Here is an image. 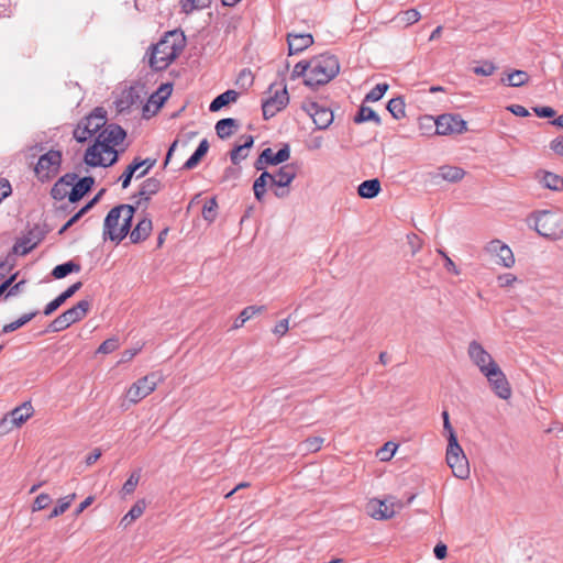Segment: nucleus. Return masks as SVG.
<instances>
[{
  "mask_svg": "<svg viewBox=\"0 0 563 563\" xmlns=\"http://www.w3.org/2000/svg\"><path fill=\"white\" fill-rule=\"evenodd\" d=\"M75 497H76V494H70V495H67V496L58 499L57 506L54 507V509L52 510V512L48 516V519H53L55 517L63 515L70 507Z\"/></svg>",
  "mask_w": 563,
  "mask_h": 563,
  "instance_id": "42",
  "label": "nucleus"
},
{
  "mask_svg": "<svg viewBox=\"0 0 563 563\" xmlns=\"http://www.w3.org/2000/svg\"><path fill=\"white\" fill-rule=\"evenodd\" d=\"M533 112L539 118H553L556 114L555 110L548 106L534 107Z\"/></svg>",
  "mask_w": 563,
  "mask_h": 563,
  "instance_id": "60",
  "label": "nucleus"
},
{
  "mask_svg": "<svg viewBox=\"0 0 563 563\" xmlns=\"http://www.w3.org/2000/svg\"><path fill=\"white\" fill-rule=\"evenodd\" d=\"M387 110L395 119H401L405 117V101L401 97L393 98L387 103Z\"/></svg>",
  "mask_w": 563,
  "mask_h": 563,
  "instance_id": "41",
  "label": "nucleus"
},
{
  "mask_svg": "<svg viewBox=\"0 0 563 563\" xmlns=\"http://www.w3.org/2000/svg\"><path fill=\"white\" fill-rule=\"evenodd\" d=\"M80 269L81 267L79 264L75 263L74 261H68L55 266L52 271V276L56 279H62L71 273L80 272Z\"/></svg>",
  "mask_w": 563,
  "mask_h": 563,
  "instance_id": "36",
  "label": "nucleus"
},
{
  "mask_svg": "<svg viewBox=\"0 0 563 563\" xmlns=\"http://www.w3.org/2000/svg\"><path fill=\"white\" fill-rule=\"evenodd\" d=\"M485 377L489 382V385L496 396L505 400L510 398V384L499 366L492 367L490 371L487 372Z\"/></svg>",
  "mask_w": 563,
  "mask_h": 563,
  "instance_id": "12",
  "label": "nucleus"
},
{
  "mask_svg": "<svg viewBox=\"0 0 563 563\" xmlns=\"http://www.w3.org/2000/svg\"><path fill=\"white\" fill-rule=\"evenodd\" d=\"M161 187L162 183L159 179L155 177H150L145 179L141 184L137 194L133 196V198H136V207H141L143 202L147 203L151 200V198L161 190Z\"/></svg>",
  "mask_w": 563,
  "mask_h": 563,
  "instance_id": "18",
  "label": "nucleus"
},
{
  "mask_svg": "<svg viewBox=\"0 0 563 563\" xmlns=\"http://www.w3.org/2000/svg\"><path fill=\"white\" fill-rule=\"evenodd\" d=\"M239 93L235 90H227L225 92L216 97L210 106L209 110L211 112L219 111L224 106H228L231 102H235L238 100Z\"/></svg>",
  "mask_w": 563,
  "mask_h": 563,
  "instance_id": "31",
  "label": "nucleus"
},
{
  "mask_svg": "<svg viewBox=\"0 0 563 563\" xmlns=\"http://www.w3.org/2000/svg\"><path fill=\"white\" fill-rule=\"evenodd\" d=\"M60 164L62 153L59 151L51 150L40 156L34 168L35 175L41 181H46L58 173Z\"/></svg>",
  "mask_w": 563,
  "mask_h": 563,
  "instance_id": "9",
  "label": "nucleus"
},
{
  "mask_svg": "<svg viewBox=\"0 0 563 563\" xmlns=\"http://www.w3.org/2000/svg\"><path fill=\"white\" fill-rule=\"evenodd\" d=\"M146 508V503L144 499L137 500L132 508L128 511V514L121 519L120 526H123L126 528L130 526L134 520L140 518L144 510Z\"/></svg>",
  "mask_w": 563,
  "mask_h": 563,
  "instance_id": "32",
  "label": "nucleus"
},
{
  "mask_svg": "<svg viewBox=\"0 0 563 563\" xmlns=\"http://www.w3.org/2000/svg\"><path fill=\"white\" fill-rule=\"evenodd\" d=\"M536 231L548 239L556 240L563 235V214L550 210H542L534 216Z\"/></svg>",
  "mask_w": 563,
  "mask_h": 563,
  "instance_id": "5",
  "label": "nucleus"
},
{
  "mask_svg": "<svg viewBox=\"0 0 563 563\" xmlns=\"http://www.w3.org/2000/svg\"><path fill=\"white\" fill-rule=\"evenodd\" d=\"M209 150V143L206 139H203L194 154L186 161L183 168L184 169H192L195 168L201 161V158L207 154Z\"/></svg>",
  "mask_w": 563,
  "mask_h": 563,
  "instance_id": "33",
  "label": "nucleus"
},
{
  "mask_svg": "<svg viewBox=\"0 0 563 563\" xmlns=\"http://www.w3.org/2000/svg\"><path fill=\"white\" fill-rule=\"evenodd\" d=\"M140 90L135 87H130L128 90L123 91L120 100L118 101V108L120 111H124L134 104H136L140 100Z\"/></svg>",
  "mask_w": 563,
  "mask_h": 563,
  "instance_id": "30",
  "label": "nucleus"
},
{
  "mask_svg": "<svg viewBox=\"0 0 563 563\" xmlns=\"http://www.w3.org/2000/svg\"><path fill=\"white\" fill-rule=\"evenodd\" d=\"M339 71L340 64L334 55H319L310 60V70L307 73L305 85L309 87L325 85L332 80Z\"/></svg>",
  "mask_w": 563,
  "mask_h": 563,
  "instance_id": "4",
  "label": "nucleus"
},
{
  "mask_svg": "<svg viewBox=\"0 0 563 563\" xmlns=\"http://www.w3.org/2000/svg\"><path fill=\"white\" fill-rule=\"evenodd\" d=\"M497 279L500 287H508L511 286L517 280V277L512 274L507 273L499 275Z\"/></svg>",
  "mask_w": 563,
  "mask_h": 563,
  "instance_id": "63",
  "label": "nucleus"
},
{
  "mask_svg": "<svg viewBox=\"0 0 563 563\" xmlns=\"http://www.w3.org/2000/svg\"><path fill=\"white\" fill-rule=\"evenodd\" d=\"M208 3L207 0H180L181 10L185 13H190L195 9H202L207 7Z\"/></svg>",
  "mask_w": 563,
  "mask_h": 563,
  "instance_id": "47",
  "label": "nucleus"
},
{
  "mask_svg": "<svg viewBox=\"0 0 563 563\" xmlns=\"http://www.w3.org/2000/svg\"><path fill=\"white\" fill-rule=\"evenodd\" d=\"M448 434H449V437H448V442L449 443H448L446 451H461L462 448L459 444L455 431L454 430L453 431H449Z\"/></svg>",
  "mask_w": 563,
  "mask_h": 563,
  "instance_id": "62",
  "label": "nucleus"
},
{
  "mask_svg": "<svg viewBox=\"0 0 563 563\" xmlns=\"http://www.w3.org/2000/svg\"><path fill=\"white\" fill-rule=\"evenodd\" d=\"M388 84H377L371 91L365 96L364 101L376 102L383 98L385 92L388 90Z\"/></svg>",
  "mask_w": 563,
  "mask_h": 563,
  "instance_id": "45",
  "label": "nucleus"
},
{
  "mask_svg": "<svg viewBox=\"0 0 563 563\" xmlns=\"http://www.w3.org/2000/svg\"><path fill=\"white\" fill-rule=\"evenodd\" d=\"M266 186L267 184H265L263 179H261L260 177H257L253 184L254 196L258 202H262L264 200Z\"/></svg>",
  "mask_w": 563,
  "mask_h": 563,
  "instance_id": "54",
  "label": "nucleus"
},
{
  "mask_svg": "<svg viewBox=\"0 0 563 563\" xmlns=\"http://www.w3.org/2000/svg\"><path fill=\"white\" fill-rule=\"evenodd\" d=\"M134 167L135 166H128L125 168V170L123 172V174L121 175L120 180L122 183L123 189H126L130 186L133 176L136 174V172L134 170Z\"/></svg>",
  "mask_w": 563,
  "mask_h": 563,
  "instance_id": "58",
  "label": "nucleus"
},
{
  "mask_svg": "<svg viewBox=\"0 0 563 563\" xmlns=\"http://www.w3.org/2000/svg\"><path fill=\"white\" fill-rule=\"evenodd\" d=\"M382 190L380 181L377 178L364 180L358 185L357 194L365 199L375 198Z\"/></svg>",
  "mask_w": 563,
  "mask_h": 563,
  "instance_id": "29",
  "label": "nucleus"
},
{
  "mask_svg": "<svg viewBox=\"0 0 563 563\" xmlns=\"http://www.w3.org/2000/svg\"><path fill=\"white\" fill-rule=\"evenodd\" d=\"M550 148L559 156H563V136H558L550 143Z\"/></svg>",
  "mask_w": 563,
  "mask_h": 563,
  "instance_id": "64",
  "label": "nucleus"
},
{
  "mask_svg": "<svg viewBox=\"0 0 563 563\" xmlns=\"http://www.w3.org/2000/svg\"><path fill=\"white\" fill-rule=\"evenodd\" d=\"M152 229L153 224L150 218L141 219L135 228L129 232L131 242L137 244L145 241L150 236Z\"/></svg>",
  "mask_w": 563,
  "mask_h": 563,
  "instance_id": "26",
  "label": "nucleus"
},
{
  "mask_svg": "<svg viewBox=\"0 0 563 563\" xmlns=\"http://www.w3.org/2000/svg\"><path fill=\"white\" fill-rule=\"evenodd\" d=\"M183 40L177 41L175 32L167 33L158 43L151 47L148 63L154 70L166 69L181 53Z\"/></svg>",
  "mask_w": 563,
  "mask_h": 563,
  "instance_id": "3",
  "label": "nucleus"
},
{
  "mask_svg": "<svg viewBox=\"0 0 563 563\" xmlns=\"http://www.w3.org/2000/svg\"><path fill=\"white\" fill-rule=\"evenodd\" d=\"M296 178V168L291 164L282 166L273 177H271V186L286 188Z\"/></svg>",
  "mask_w": 563,
  "mask_h": 563,
  "instance_id": "19",
  "label": "nucleus"
},
{
  "mask_svg": "<svg viewBox=\"0 0 563 563\" xmlns=\"http://www.w3.org/2000/svg\"><path fill=\"white\" fill-rule=\"evenodd\" d=\"M68 327H70V323L66 319L65 314L62 313L49 323L48 329L52 332H60Z\"/></svg>",
  "mask_w": 563,
  "mask_h": 563,
  "instance_id": "49",
  "label": "nucleus"
},
{
  "mask_svg": "<svg viewBox=\"0 0 563 563\" xmlns=\"http://www.w3.org/2000/svg\"><path fill=\"white\" fill-rule=\"evenodd\" d=\"M51 501L52 499L48 494H40L33 503L32 511L35 512L45 509L51 504Z\"/></svg>",
  "mask_w": 563,
  "mask_h": 563,
  "instance_id": "53",
  "label": "nucleus"
},
{
  "mask_svg": "<svg viewBox=\"0 0 563 563\" xmlns=\"http://www.w3.org/2000/svg\"><path fill=\"white\" fill-rule=\"evenodd\" d=\"M12 192L11 184L5 178H0V202L9 197Z\"/></svg>",
  "mask_w": 563,
  "mask_h": 563,
  "instance_id": "61",
  "label": "nucleus"
},
{
  "mask_svg": "<svg viewBox=\"0 0 563 563\" xmlns=\"http://www.w3.org/2000/svg\"><path fill=\"white\" fill-rule=\"evenodd\" d=\"M529 80V75L525 70H514L501 78V84L509 87H521Z\"/></svg>",
  "mask_w": 563,
  "mask_h": 563,
  "instance_id": "35",
  "label": "nucleus"
},
{
  "mask_svg": "<svg viewBox=\"0 0 563 563\" xmlns=\"http://www.w3.org/2000/svg\"><path fill=\"white\" fill-rule=\"evenodd\" d=\"M289 157L290 148L288 144H284V146L277 153H274L269 147L262 152V158L266 159L267 165H278L285 163L289 159Z\"/></svg>",
  "mask_w": 563,
  "mask_h": 563,
  "instance_id": "27",
  "label": "nucleus"
},
{
  "mask_svg": "<svg viewBox=\"0 0 563 563\" xmlns=\"http://www.w3.org/2000/svg\"><path fill=\"white\" fill-rule=\"evenodd\" d=\"M33 415V407L30 401L23 402L8 412L1 420V424L11 423L12 427L22 426Z\"/></svg>",
  "mask_w": 563,
  "mask_h": 563,
  "instance_id": "17",
  "label": "nucleus"
},
{
  "mask_svg": "<svg viewBox=\"0 0 563 563\" xmlns=\"http://www.w3.org/2000/svg\"><path fill=\"white\" fill-rule=\"evenodd\" d=\"M70 187H68L67 185H65V183H62V181H56L54 184V186L52 187V190H51V196L53 199L55 200H63L65 199L66 197L69 198V189Z\"/></svg>",
  "mask_w": 563,
  "mask_h": 563,
  "instance_id": "46",
  "label": "nucleus"
},
{
  "mask_svg": "<svg viewBox=\"0 0 563 563\" xmlns=\"http://www.w3.org/2000/svg\"><path fill=\"white\" fill-rule=\"evenodd\" d=\"M366 121H373L376 125L382 124L379 115L369 107L361 106L356 115L354 117L355 123H363Z\"/></svg>",
  "mask_w": 563,
  "mask_h": 563,
  "instance_id": "37",
  "label": "nucleus"
},
{
  "mask_svg": "<svg viewBox=\"0 0 563 563\" xmlns=\"http://www.w3.org/2000/svg\"><path fill=\"white\" fill-rule=\"evenodd\" d=\"M446 463L451 467L455 477L465 479L470 476L468 461L463 450L446 451Z\"/></svg>",
  "mask_w": 563,
  "mask_h": 563,
  "instance_id": "15",
  "label": "nucleus"
},
{
  "mask_svg": "<svg viewBox=\"0 0 563 563\" xmlns=\"http://www.w3.org/2000/svg\"><path fill=\"white\" fill-rule=\"evenodd\" d=\"M240 140L242 143L235 145L230 152V159L234 165L240 164L241 161L247 157V150H250L254 143V137L252 135H242Z\"/></svg>",
  "mask_w": 563,
  "mask_h": 563,
  "instance_id": "25",
  "label": "nucleus"
},
{
  "mask_svg": "<svg viewBox=\"0 0 563 563\" xmlns=\"http://www.w3.org/2000/svg\"><path fill=\"white\" fill-rule=\"evenodd\" d=\"M467 354L471 361L478 367L479 372L484 376L488 371H490L492 367L498 366L493 356L477 341L470 342Z\"/></svg>",
  "mask_w": 563,
  "mask_h": 563,
  "instance_id": "10",
  "label": "nucleus"
},
{
  "mask_svg": "<svg viewBox=\"0 0 563 563\" xmlns=\"http://www.w3.org/2000/svg\"><path fill=\"white\" fill-rule=\"evenodd\" d=\"M310 70V62H299L295 65L292 73H291V79L299 78L301 76H305L307 71Z\"/></svg>",
  "mask_w": 563,
  "mask_h": 563,
  "instance_id": "56",
  "label": "nucleus"
},
{
  "mask_svg": "<svg viewBox=\"0 0 563 563\" xmlns=\"http://www.w3.org/2000/svg\"><path fill=\"white\" fill-rule=\"evenodd\" d=\"M140 473L139 472H133L129 478L126 479V482L123 484V487H122V490L125 493V494H132L139 482H140Z\"/></svg>",
  "mask_w": 563,
  "mask_h": 563,
  "instance_id": "52",
  "label": "nucleus"
},
{
  "mask_svg": "<svg viewBox=\"0 0 563 563\" xmlns=\"http://www.w3.org/2000/svg\"><path fill=\"white\" fill-rule=\"evenodd\" d=\"M268 97L263 100L262 110L265 120L275 117L279 111L285 109L289 102V95L286 86L275 89V84L269 85L267 90Z\"/></svg>",
  "mask_w": 563,
  "mask_h": 563,
  "instance_id": "7",
  "label": "nucleus"
},
{
  "mask_svg": "<svg viewBox=\"0 0 563 563\" xmlns=\"http://www.w3.org/2000/svg\"><path fill=\"white\" fill-rule=\"evenodd\" d=\"M106 110L96 108L88 117L84 118L74 130V139L84 143L95 134H99L107 124Z\"/></svg>",
  "mask_w": 563,
  "mask_h": 563,
  "instance_id": "6",
  "label": "nucleus"
},
{
  "mask_svg": "<svg viewBox=\"0 0 563 563\" xmlns=\"http://www.w3.org/2000/svg\"><path fill=\"white\" fill-rule=\"evenodd\" d=\"M496 69H497V67L495 66V64L493 62L485 60V62H483L482 65L475 66L473 68V71H474V74H476L478 76H490L495 73Z\"/></svg>",
  "mask_w": 563,
  "mask_h": 563,
  "instance_id": "50",
  "label": "nucleus"
},
{
  "mask_svg": "<svg viewBox=\"0 0 563 563\" xmlns=\"http://www.w3.org/2000/svg\"><path fill=\"white\" fill-rule=\"evenodd\" d=\"M485 250L492 256L497 257L496 263L504 267H511L515 264V256L511 249L500 240L488 242Z\"/></svg>",
  "mask_w": 563,
  "mask_h": 563,
  "instance_id": "14",
  "label": "nucleus"
},
{
  "mask_svg": "<svg viewBox=\"0 0 563 563\" xmlns=\"http://www.w3.org/2000/svg\"><path fill=\"white\" fill-rule=\"evenodd\" d=\"M398 19L406 25H411L420 20V13L416 9H409L401 12Z\"/></svg>",
  "mask_w": 563,
  "mask_h": 563,
  "instance_id": "48",
  "label": "nucleus"
},
{
  "mask_svg": "<svg viewBox=\"0 0 563 563\" xmlns=\"http://www.w3.org/2000/svg\"><path fill=\"white\" fill-rule=\"evenodd\" d=\"M34 247V245H31L30 244V240H21L19 242H16L13 246V252L15 254H20V255H25L27 254Z\"/></svg>",
  "mask_w": 563,
  "mask_h": 563,
  "instance_id": "57",
  "label": "nucleus"
},
{
  "mask_svg": "<svg viewBox=\"0 0 563 563\" xmlns=\"http://www.w3.org/2000/svg\"><path fill=\"white\" fill-rule=\"evenodd\" d=\"M407 239H408V244L410 246L411 253L415 255L421 249L422 241L415 233L408 234Z\"/></svg>",
  "mask_w": 563,
  "mask_h": 563,
  "instance_id": "59",
  "label": "nucleus"
},
{
  "mask_svg": "<svg viewBox=\"0 0 563 563\" xmlns=\"http://www.w3.org/2000/svg\"><path fill=\"white\" fill-rule=\"evenodd\" d=\"M218 201L216 197L210 198L202 207V218L209 223L217 218Z\"/></svg>",
  "mask_w": 563,
  "mask_h": 563,
  "instance_id": "43",
  "label": "nucleus"
},
{
  "mask_svg": "<svg viewBox=\"0 0 563 563\" xmlns=\"http://www.w3.org/2000/svg\"><path fill=\"white\" fill-rule=\"evenodd\" d=\"M90 307L91 303L89 300H80L76 306L67 309L63 313L71 325L73 323L82 320L90 310Z\"/></svg>",
  "mask_w": 563,
  "mask_h": 563,
  "instance_id": "28",
  "label": "nucleus"
},
{
  "mask_svg": "<svg viewBox=\"0 0 563 563\" xmlns=\"http://www.w3.org/2000/svg\"><path fill=\"white\" fill-rule=\"evenodd\" d=\"M170 93L172 85L163 84L155 92L148 97L146 103L143 106V118L150 119L156 114Z\"/></svg>",
  "mask_w": 563,
  "mask_h": 563,
  "instance_id": "13",
  "label": "nucleus"
},
{
  "mask_svg": "<svg viewBox=\"0 0 563 563\" xmlns=\"http://www.w3.org/2000/svg\"><path fill=\"white\" fill-rule=\"evenodd\" d=\"M37 314V311H32V312H29V313H24L22 314L19 319H16L15 321L11 322V323H8L5 324L3 328H2V332L3 333H10V332H13L20 328H22L23 325H25L27 322H30L33 318H35Z\"/></svg>",
  "mask_w": 563,
  "mask_h": 563,
  "instance_id": "40",
  "label": "nucleus"
},
{
  "mask_svg": "<svg viewBox=\"0 0 563 563\" xmlns=\"http://www.w3.org/2000/svg\"><path fill=\"white\" fill-rule=\"evenodd\" d=\"M309 111L313 123L320 130L327 129L333 121V112L318 103H312Z\"/></svg>",
  "mask_w": 563,
  "mask_h": 563,
  "instance_id": "20",
  "label": "nucleus"
},
{
  "mask_svg": "<svg viewBox=\"0 0 563 563\" xmlns=\"http://www.w3.org/2000/svg\"><path fill=\"white\" fill-rule=\"evenodd\" d=\"M465 176V170L457 166L444 165L439 167L435 175L432 176V180L438 184V179L446 180L449 183H457Z\"/></svg>",
  "mask_w": 563,
  "mask_h": 563,
  "instance_id": "22",
  "label": "nucleus"
},
{
  "mask_svg": "<svg viewBox=\"0 0 563 563\" xmlns=\"http://www.w3.org/2000/svg\"><path fill=\"white\" fill-rule=\"evenodd\" d=\"M95 184V179L90 176H86L82 178H78L69 191V201L77 202L79 201L87 192L90 191L91 187Z\"/></svg>",
  "mask_w": 563,
  "mask_h": 563,
  "instance_id": "24",
  "label": "nucleus"
},
{
  "mask_svg": "<svg viewBox=\"0 0 563 563\" xmlns=\"http://www.w3.org/2000/svg\"><path fill=\"white\" fill-rule=\"evenodd\" d=\"M288 53L289 55L298 54L313 44V37L309 33L288 34Z\"/></svg>",
  "mask_w": 563,
  "mask_h": 563,
  "instance_id": "21",
  "label": "nucleus"
},
{
  "mask_svg": "<svg viewBox=\"0 0 563 563\" xmlns=\"http://www.w3.org/2000/svg\"><path fill=\"white\" fill-rule=\"evenodd\" d=\"M323 439L320 437L309 438L303 442L305 450L308 452H317L321 449Z\"/></svg>",
  "mask_w": 563,
  "mask_h": 563,
  "instance_id": "55",
  "label": "nucleus"
},
{
  "mask_svg": "<svg viewBox=\"0 0 563 563\" xmlns=\"http://www.w3.org/2000/svg\"><path fill=\"white\" fill-rule=\"evenodd\" d=\"M117 349H119V340L115 338H110L100 344L97 352L102 354H109L115 351Z\"/></svg>",
  "mask_w": 563,
  "mask_h": 563,
  "instance_id": "51",
  "label": "nucleus"
},
{
  "mask_svg": "<svg viewBox=\"0 0 563 563\" xmlns=\"http://www.w3.org/2000/svg\"><path fill=\"white\" fill-rule=\"evenodd\" d=\"M125 135V131L118 124L104 125L95 143L87 148L85 163L91 167L113 165L118 159V153L113 146L119 145Z\"/></svg>",
  "mask_w": 563,
  "mask_h": 563,
  "instance_id": "1",
  "label": "nucleus"
},
{
  "mask_svg": "<svg viewBox=\"0 0 563 563\" xmlns=\"http://www.w3.org/2000/svg\"><path fill=\"white\" fill-rule=\"evenodd\" d=\"M155 163L156 159H141L140 157H135L129 166H135L134 170L137 172L141 169L142 165H146V167L143 170L136 174V178H141L148 173V170L155 165Z\"/></svg>",
  "mask_w": 563,
  "mask_h": 563,
  "instance_id": "44",
  "label": "nucleus"
},
{
  "mask_svg": "<svg viewBox=\"0 0 563 563\" xmlns=\"http://www.w3.org/2000/svg\"><path fill=\"white\" fill-rule=\"evenodd\" d=\"M265 309H266L265 306H249V307H245L241 311L239 317L235 319L233 328L238 329V328L242 327L253 316L265 311Z\"/></svg>",
  "mask_w": 563,
  "mask_h": 563,
  "instance_id": "38",
  "label": "nucleus"
},
{
  "mask_svg": "<svg viewBox=\"0 0 563 563\" xmlns=\"http://www.w3.org/2000/svg\"><path fill=\"white\" fill-rule=\"evenodd\" d=\"M396 505V503H389L388 499H373L367 504V511L374 519L385 520L395 516Z\"/></svg>",
  "mask_w": 563,
  "mask_h": 563,
  "instance_id": "16",
  "label": "nucleus"
},
{
  "mask_svg": "<svg viewBox=\"0 0 563 563\" xmlns=\"http://www.w3.org/2000/svg\"><path fill=\"white\" fill-rule=\"evenodd\" d=\"M541 183L545 188L551 190H563V178L554 173L544 172L541 178Z\"/></svg>",
  "mask_w": 563,
  "mask_h": 563,
  "instance_id": "39",
  "label": "nucleus"
},
{
  "mask_svg": "<svg viewBox=\"0 0 563 563\" xmlns=\"http://www.w3.org/2000/svg\"><path fill=\"white\" fill-rule=\"evenodd\" d=\"M82 286L81 282H77L69 286L65 291L58 295L54 300L48 302L44 308V314L49 316L57 310L67 299L73 297Z\"/></svg>",
  "mask_w": 563,
  "mask_h": 563,
  "instance_id": "23",
  "label": "nucleus"
},
{
  "mask_svg": "<svg viewBox=\"0 0 563 563\" xmlns=\"http://www.w3.org/2000/svg\"><path fill=\"white\" fill-rule=\"evenodd\" d=\"M238 120L232 118L221 119L216 124V132L220 139H228L233 134V128H238Z\"/></svg>",
  "mask_w": 563,
  "mask_h": 563,
  "instance_id": "34",
  "label": "nucleus"
},
{
  "mask_svg": "<svg viewBox=\"0 0 563 563\" xmlns=\"http://www.w3.org/2000/svg\"><path fill=\"white\" fill-rule=\"evenodd\" d=\"M135 207L120 205L112 208L103 223V239L121 242L130 232Z\"/></svg>",
  "mask_w": 563,
  "mask_h": 563,
  "instance_id": "2",
  "label": "nucleus"
},
{
  "mask_svg": "<svg viewBox=\"0 0 563 563\" xmlns=\"http://www.w3.org/2000/svg\"><path fill=\"white\" fill-rule=\"evenodd\" d=\"M466 130V122L460 114L445 113L435 120V133L439 135L461 134Z\"/></svg>",
  "mask_w": 563,
  "mask_h": 563,
  "instance_id": "11",
  "label": "nucleus"
},
{
  "mask_svg": "<svg viewBox=\"0 0 563 563\" xmlns=\"http://www.w3.org/2000/svg\"><path fill=\"white\" fill-rule=\"evenodd\" d=\"M161 375L157 372H153L141 377L130 386L126 391V398L132 404L140 402L155 390Z\"/></svg>",
  "mask_w": 563,
  "mask_h": 563,
  "instance_id": "8",
  "label": "nucleus"
}]
</instances>
